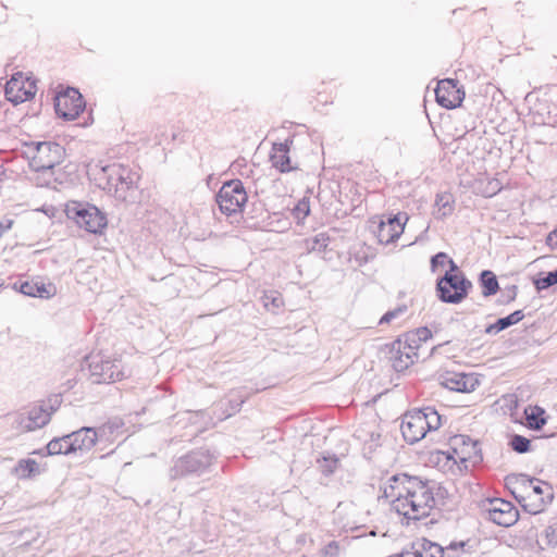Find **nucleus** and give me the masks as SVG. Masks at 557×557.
I'll return each instance as SVG.
<instances>
[{
  "mask_svg": "<svg viewBox=\"0 0 557 557\" xmlns=\"http://www.w3.org/2000/svg\"><path fill=\"white\" fill-rule=\"evenodd\" d=\"M135 175L132 173L129 169L126 170V175L123 176L124 180L119 181V185L112 189L114 197L119 200H126L127 194L135 187Z\"/></svg>",
  "mask_w": 557,
  "mask_h": 557,
  "instance_id": "obj_27",
  "label": "nucleus"
},
{
  "mask_svg": "<svg viewBox=\"0 0 557 557\" xmlns=\"http://www.w3.org/2000/svg\"><path fill=\"white\" fill-rule=\"evenodd\" d=\"M60 403L59 397L54 396L48 401L30 407L26 413L21 414L20 425L27 431L45 426L50 421L51 414L59 408Z\"/></svg>",
  "mask_w": 557,
  "mask_h": 557,
  "instance_id": "obj_12",
  "label": "nucleus"
},
{
  "mask_svg": "<svg viewBox=\"0 0 557 557\" xmlns=\"http://www.w3.org/2000/svg\"><path fill=\"white\" fill-rule=\"evenodd\" d=\"M27 147L34 151L29 166L36 172L51 171L65 156V149L55 141H32Z\"/></svg>",
  "mask_w": 557,
  "mask_h": 557,
  "instance_id": "obj_6",
  "label": "nucleus"
},
{
  "mask_svg": "<svg viewBox=\"0 0 557 557\" xmlns=\"http://www.w3.org/2000/svg\"><path fill=\"white\" fill-rule=\"evenodd\" d=\"M435 97L441 107L455 109L461 106L465 99V91L458 86V81L445 78L437 83Z\"/></svg>",
  "mask_w": 557,
  "mask_h": 557,
  "instance_id": "obj_14",
  "label": "nucleus"
},
{
  "mask_svg": "<svg viewBox=\"0 0 557 557\" xmlns=\"http://www.w3.org/2000/svg\"><path fill=\"white\" fill-rule=\"evenodd\" d=\"M545 410L539 406L525 409L528 423L533 430H541L546 424Z\"/></svg>",
  "mask_w": 557,
  "mask_h": 557,
  "instance_id": "obj_29",
  "label": "nucleus"
},
{
  "mask_svg": "<svg viewBox=\"0 0 557 557\" xmlns=\"http://www.w3.org/2000/svg\"><path fill=\"white\" fill-rule=\"evenodd\" d=\"M20 290L26 296L48 299L54 295L55 287L52 284L32 281L22 283Z\"/></svg>",
  "mask_w": 557,
  "mask_h": 557,
  "instance_id": "obj_23",
  "label": "nucleus"
},
{
  "mask_svg": "<svg viewBox=\"0 0 557 557\" xmlns=\"http://www.w3.org/2000/svg\"><path fill=\"white\" fill-rule=\"evenodd\" d=\"M86 361L94 383H112L124 377L121 359H104L97 355L87 357Z\"/></svg>",
  "mask_w": 557,
  "mask_h": 557,
  "instance_id": "obj_11",
  "label": "nucleus"
},
{
  "mask_svg": "<svg viewBox=\"0 0 557 557\" xmlns=\"http://www.w3.org/2000/svg\"><path fill=\"white\" fill-rule=\"evenodd\" d=\"M487 515L492 522L505 528L513 525L519 519V511L513 504L502 498L490 500Z\"/></svg>",
  "mask_w": 557,
  "mask_h": 557,
  "instance_id": "obj_15",
  "label": "nucleus"
},
{
  "mask_svg": "<svg viewBox=\"0 0 557 557\" xmlns=\"http://www.w3.org/2000/svg\"><path fill=\"white\" fill-rule=\"evenodd\" d=\"M57 114L66 120H75L85 108L83 96L75 88H70L67 91L57 97L55 101Z\"/></svg>",
  "mask_w": 557,
  "mask_h": 557,
  "instance_id": "obj_16",
  "label": "nucleus"
},
{
  "mask_svg": "<svg viewBox=\"0 0 557 557\" xmlns=\"http://www.w3.org/2000/svg\"><path fill=\"white\" fill-rule=\"evenodd\" d=\"M248 396L249 393L246 392L245 389L232 392L228 395L230 411L227 412V417H231L232 414L238 412L240 410L242 405L245 403Z\"/></svg>",
  "mask_w": 557,
  "mask_h": 557,
  "instance_id": "obj_30",
  "label": "nucleus"
},
{
  "mask_svg": "<svg viewBox=\"0 0 557 557\" xmlns=\"http://www.w3.org/2000/svg\"><path fill=\"white\" fill-rule=\"evenodd\" d=\"M320 469L323 474L330 475L332 474L337 466L338 459L336 457H323L322 460H319Z\"/></svg>",
  "mask_w": 557,
  "mask_h": 557,
  "instance_id": "obj_36",
  "label": "nucleus"
},
{
  "mask_svg": "<svg viewBox=\"0 0 557 557\" xmlns=\"http://www.w3.org/2000/svg\"><path fill=\"white\" fill-rule=\"evenodd\" d=\"M122 425L123 423L113 421L103 424L98 430L84 426L77 431L66 434V438L72 441L73 446L71 447L75 450V454H84L89 451L96 443L101 441L103 437L113 435Z\"/></svg>",
  "mask_w": 557,
  "mask_h": 557,
  "instance_id": "obj_9",
  "label": "nucleus"
},
{
  "mask_svg": "<svg viewBox=\"0 0 557 557\" xmlns=\"http://www.w3.org/2000/svg\"><path fill=\"white\" fill-rule=\"evenodd\" d=\"M310 213V202L309 199L304 197L300 199L293 209V215L298 221L305 220Z\"/></svg>",
  "mask_w": 557,
  "mask_h": 557,
  "instance_id": "obj_34",
  "label": "nucleus"
},
{
  "mask_svg": "<svg viewBox=\"0 0 557 557\" xmlns=\"http://www.w3.org/2000/svg\"><path fill=\"white\" fill-rule=\"evenodd\" d=\"M215 456L207 448L191 450L174 460L169 470L171 480L183 479L190 475H201L213 465Z\"/></svg>",
  "mask_w": 557,
  "mask_h": 557,
  "instance_id": "obj_4",
  "label": "nucleus"
},
{
  "mask_svg": "<svg viewBox=\"0 0 557 557\" xmlns=\"http://www.w3.org/2000/svg\"><path fill=\"white\" fill-rule=\"evenodd\" d=\"M524 318L523 310H516L507 317L499 318L495 323H492L485 327V334L496 335L499 332L519 323Z\"/></svg>",
  "mask_w": 557,
  "mask_h": 557,
  "instance_id": "obj_24",
  "label": "nucleus"
},
{
  "mask_svg": "<svg viewBox=\"0 0 557 557\" xmlns=\"http://www.w3.org/2000/svg\"><path fill=\"white\" fill-rule=\"evenodd\" d=\"M510 446L515 451L524 454L530 450L531 441L522 435L515 434L510 440Z\"/></svg>",
  "mask_w": 557,
  "mask_h": 557,
  "instance_id": "obj_33",
  "label": "nucleus"
},
{
  "mask_svg": "<svg viewBox=\"0 0 557 557\" xmlns=\"http://www.w3.org/2000/svg\"><path fill=\"white\" fill-rule=\"evenodd\" d=\"M448 260L446 252H437L431 258V271L435 272L438 267H443Z\"/></svg>",
  "mask_w": 557,
  "mask_h": 557,
  "instance_id": "obj_38",
  "label": "nucleus"
},
{
  "mask_svg": "<svg viewBox=\"0 0 557 557\" xmlns=\"http://www.w3.org/2000/svg\"><path fill=\"white\" fill-rule=\"evenodd\" d=\"M480 285L482 286V294L484 297L495 295L499 289L498 280L494 272L484 270L479 277Z\"/></svg>",
  "mask_w": 557,
  "mask_h": 557,
  "instance_id": "obj_26",
  "label": "nucleus"
},
{
  "mask_svg": "<svg viewBox=\"0 0 557 557\" xmlns=\"http://www.w3.org/2000/svg\"><path fill=\"white\" fill-rule=\"evenodd\" d=\"M62 440H63V441H62V443H63V445H62V454H63V455H71V454H75V450H74V449H72V447H70V446H73L72 441L67 440V438H66V435H63V436H62Z\"/></svg>",
  "mask_w": 557,
  "mask_h": 557,
  "instance_id": "obj_42",
  "label": "nucleus"
},
{
  "mask_svg": "<svg viewBox=\"0 0 557 557\" xmlns=\"http://www.w3.org/2000/svg\"><path fill=\"white\" fill-rule=\"evenodd\" d=\"M507 483L510 485H515V487H521L524 490H531V497L536 496L537 498L544 497L546 498V484L539 479L530 478L527 474H513L510 476H507Z\"/></svg>",
  "mask_w": 557,
  "mask_h": 557,
  "instance_id": "obj_19",
  "label": "nucleus"
},
{
  "mask_svg": "<svg viewBox=\"0 0 557 557\" xmlns=\"http://www.w3.org/2000/svg\"><path fill=\"white\" fill-rule=\"evenodd\" d=\"M126 166L117 163L101 168L98 177L99 186L112 193V189L119 185V181L124 180L123 176L126 175Z\"/></svg>",
  "mask_w": 557,
  "mask_h": 557,
  "instance_id": "obj_21",
  "label": "nucleus"
},
{
  "mask_svg": "<svg viewBox=\"0 0 557 557\" xmlns=\"http://www.w3.org/2000/svg\"><path fill=\"white\" fill-rule=\"evenodd\" d=\"M65 212L69 219L91 234H101L108 224L106 214L94 205L73 201Z\"/></svg>",
  "mask_w": 557,
  "mask_h": 557,
  "instance_id": "obj_5",
  "label": "nucleus"
},
{
  "mask_svg": "<svg viewBox=\"0 0 557 557\" xmlns=\"http://www.w3.org/2000/svg\"><path fill=\"white\" fill-rule=\"evenodd\" d=\"M421 552L422 550H420L419 542H416L412 543L409 548L405 549L400 554V557H421Z\"/></svg>",
  "mask_w": 557,
  "mask_h": 557,
  "instance_id": "obj_41",
  "label": "nucleus"
},
{
  "mask_svg": "<svg viewBox=\"0 0 557 557\" xmlns=\"http://www.w3.org/2000/svg\"><path fill=\"white\" fill-rule=\"evenodd\" d=\"M381 497L388 499L393 509L407 520L417 522L431 516L447 496V491L434 482L423 481L407 473H397L381 486Z\"/></svg>",
  "mask_w": 557,
  "mask_h": 557,
  "instance_id": "obj_1",
  "label": "nucleus"
},
{
  "mask_svg": "<svg viewBox=\"0 0 557 557\" xmlns=\"http://www.w3.org/2000/svg\"><path fill=\"white\" fill-rule=\"evenodd\" d=\"M503 293L507 297L506 302H510V301L515 300V298L517 296V286L511 285V286L507 287Z\"/></svg>",
  "mask_w": 557,
  "mask_h": 557,
  "instance_id": "obj_43",
  "label": "nucleus"
},
{
  "mask_svg": "<svg viewBox=\"0 0 557 557\" xmlns=\"http://www.w3.org/2000/svg\"><path fill=\"white\" fill-rule=\"evenodd\" d=\"M339 546L336 541L330 542L322 550L324 557H337Z\"/></svg>",
  "mask_w": 557,
  "mask_h": 557,
  "instance_id": "obj_40",
  "label": "nucleus"
},
{
  "mask_svg": "<svg viewBox=\"0 0 557 557\" xmlns=\"http://www.w3.org/2000/svg\"><path fill=\"white\" fill-rule=\"evenodd\" d=\"M535 287L539 290L546 289L555 284H557V269L550 272H547L544 276L539 277L535 282Z\"/></svg>",
  "mask_w": 557,
  "mask_h": 557,
  "instance_id": "obj_35",
  "label": "nucleus"
},
{
  "mask_svg": "<svg viewBox=\"0 0 557 557\" xmlns=\"http://www.w3.org/2000/svg\"><path fill=\"white\" fill-rule=\"evenodd\" d=\"M441 346H442V345H438V346L433 347L431 352H432V354H434V352H435V350H436L437 348H440Z\"/></svg>",
  "mask_w": 557,
  "mask_h": 557,
  "instance_id": "obj_49",
  "label": "nucleus"
},
{
  "mask_svg": "<svg viewBox=\"0 0 557 557\" xmlns=\"http://www.w3.org/2000/svg\"><path fill=\"white\" fill-rule=\"evenodd\" d=\"M12 473L18 479H30L39 474V466L35 459H21L13 468Z\"/></svg>",
  "mask_w": 557,
  "mask_h": 557,
  "instance_id": "obj_25",
  "label": "nucleus"
},
{
  "mask_svg": "<svg viewBox=\"0 0 557 557\" xmlns=\"http://www.w3.org/2000/svg\"><path fill=\"white\" fill-rule=\"evenodd\" d=\"M421 557H444V549L441 545L429 540L419 541Z\"/></svg>",
  "mask_w": 557,
  "mask_h": 557,
  "instance_id": "obj_31",
  "label": "nucleus"
},
{
  "mask_svg": "<svg viewBox=\"0 0 557 557\" xmlns=\"http://www.w3.org/2000/svg\"><path fill=\"white\" fill-rule=\"evenodd\" d=\"M440 383L454 392L469 393L479 385V380L472 373L446 371L440 375Z\"/></svg>",
  "mask_w": 557,
  "mask_h": 557,
  "instance_id": "obj_17",
  "label": "nucleus"
},
{
  "mask_svg": "<svg viewBox=\"0 0 557 557\" xmlns=\"http://www.w3.org/2000/svg\"><path fill=\"white\" fill-rule=\"evenodd\" d=\"M329 243H330V236L324 232H321L306 240L307 248L310 251H318V252L325 250Z\"/></svg>",
  "mask_w": 557,
  "mask_h": 557,
  "instance_id": "obj_32",
  "label": "nucleus"
},
{
  "mask_svg": "<svg viewBox=\"0 0 557 557\" xmlns=\"http://www.w3.org/2000/svg\"><path fill=\"white\" fill-rule=\"evenodd\" d=\"M288 151L289 146L287 140L284 143L273 144L270 160L273 166L280 170L282 173L289 172L293 170V168L290 166Z\"/></svg>",
  "mask_w": 557,
  "mask_h": 557,
  "instance_id": "obj_22",
  "label": "nucleus"
},
{
  "mask_svg": "<svg viewBox=\"0 0 557 557\" xmlns=\"http://www.w3.org/2000/svg\"><path fill=\"white\" fill-rule=\"evenodd\" d=\"M446 263H448L449 270L446 271L445 273L465 274L462 271H460V269L457 265V263L453 259H450L449 257H448V260L446 261Z\"/></svg>",
  "mask_w": 557,
  "mask_h": 557,
  "instance_id": "obj_45",
  "label": "nucleus"
},
{
  "mask_svg": "<svg viewBox=\"0 0 557 557\" xmlns=\"http://www.w3.org/2000/svg\"><path fill=\"white\" fill-rule=\"evenodd\" d=\"M5 175V169L3 168V165L0 164V182L2 181V176Z\"/></svg>",
  "mask_w": 557,
  "mask_h": 557,
  "instance_id": "obj_48",
  "label": "nucleus"
},
{
  "mask_svg": "<svg viewBox=\"0 0 557 557\" xmlns=\"http://www.w3.org/2000/svg\"><path fill=\"white\" fill-rule=\"evenodd\" d=\"M517 487H513L511 491V494L513 495L515 499L520 504V506L523 508V510L530 515H537L544 510V507L549 504L553 498V491L552 486L549 484H546V498L540 497L537 499L531 500V495H520L516 492Z\"/></svg>",
  "mask_w": 557,
  "mask_h": 557,
  "instance_id": "obj_20",
  "label": "nucleus"
},
{
  "mask_svg": "<svg viewBox=\"0 0 557 557\" xmlns=\"http://www.w3.org/2000/svg\"><path fill=\"white\" fill-rule=\"evenodd\" d=\"M454 200L450 194H438L435 199V216L437 219H444L449 215L454 210Z\"/></svg>",
  "mask_w": 557,
  "mask_h": 557,
  "instance_id": "obj_28",
  "label": "nucleus"
},
{
  "mask_svg": "<svg viewBox=\"0 0 557 557\" xmlns=\"http://www.w3.org/2000/svg\"><path fill=\"white\" fill-rule=\"evenodd\" d=\"M488 189L490 193L486 196L492 197L502 189L500 183L497 180L488 182Z\"/></svg>",
  "mask_w": 557,
  "mask_h": 557,
  "instance_id": "obj_44",
  "label": "nucleus"
},
{
  "mask_svg": "<svg viewBox=\"0 0 557 557\" xmlns=\"http://www.w3.org/2000/svg\"><path fill=\"white\" fill-rule=\"evenodd\" d=\"M36 90L35 81L28 77L24 78L22 73H15L7 82L4 95L7 100L16 106L32 99Z\"/></svg>",
  "mask_w": 557,
  "mask_h": 557,
  "instance_id": "obj_13",
  "label": "nucleus"
},
{
  "mask_svg": "<svg viewBox=\"0 0 557 557\" xmlns=\"http://www.w3.org/2000/svg\"><path fill=\"white\" fill-rule=\"evenodd\" d=\"M546 242L548 246L557 249V230H554L548 234Z\"/></svg>",
  "mask_w": 557,
  "mask_h": 557,
  "instance_id": "obj_46",
  "label": "nucleus"
},
{
  "mask_svg": "<svg viewBox=\"0 0 557 557\" xmlns=\"http://www.w3.org/2000/svg\"><path fill=\"white\" fill-rule=\"evenodd\" d=\"M404 232V224L399 216L388 218L387 221H381L375 231L380 244L388 245L395 242Z\"/></svg>",
  "mask_w": 557,
  "mask_h": 557,
  "instance_id": "obj_18",
  "label": "nucleus"
},
{
  "mask_svg": "<svg viewBox=\"0 0 557 557\" xmlns=\"http://www.w3.org/2000/svg\"><path fill=\"white\" fill-rule=\"evenodd\" d=\"M472 282L465 274L445 273L436 281V296L445 304H460L467 298Z\"/></svg>",
  "mask_w": 557,
  "mask_h": 557,
  "instance_id": "obj_7",
  "label": "nucleus"
},
{
  "mask_svg": "<svg viewBox=\"0 0 557 557\" xmlns=\"http://www.w3.org/2000/svg\"><path fill=\"white\" fill-rule=\"evenodd\" d=\"M247 200L248 196L240 180H231L223 183L216 194L219 208L226 215L242 212Z\"/></svg>",
  "mask_w": 557,
  "mask_h": 557,
  "instance_id": "obj_10",
  "label": "nucleus"
},
{
  "mask_svg": "<svg viewBox=\"0 0 557 557\" xmlns=\"http://www.w3.org/2000/svg\"><path fill=\"white\" fill-rule=\"evenodd\" d=\"M432 337V332L426 327H418L399 336L387 345L388 360L396 372L407 370L418 359V350L422 343Z\"/></svg>",
  "mask_w": 557,
  "mask_h": 557,
  "instance_id": "obj_2",
  "label": "nucleus"
},
{
  "mask_svg": "<svg viewBox=\"0 0 557 557\" xmlns=\"http://www.w3.org/2000/svg\"><path fill=\"white\" fill-rule=\"evenodd\" d=\"M10 225L4 226L2 223H0V238L4 234V232L9 228Z\"/></svg>",
  "mask_w": 557,
  "mask_h": 557,
  "instance_id": "obj_47",
  "label": "nucleus"
},
{
  "mask_svg": "<svg viewBox=\"0 0 557 557\" xmlns=\"http://www.w3.org/2000/svg\"><path fill=\"white\" fill-rule=\"evenodd\" d=\"M443 417L433 407L413 409L401 421V434L409 444L421 441L429 431H436L443 423Z\"/></svg>",
  "mask_w": 557,
  "mask_h": 557,
  "instance_id": "obj_3",
  "label": "nucleus"
},
{
  "mask_svg": "<svg viewBox=\"0 0 557 557\" xmlns=\"http://www.w3.org/2000/svg\"><path fill=\"white\" fill-rule=\"evenodd\" d=\"M447 459H453L456 463L459 462L465 470H469L483 461V455L478 441H473L468 435L459 434L450 441V451Z\"/></svg>",
  "mask_w": 557,
  "mask_h": 557,
  "instance_id": "obj_8",
  "label": "nucleus"
},
{
  "mask_svg": "<svg viewBox=\"0 0 557 557\" xmlns=\"http://www.w3.org/2000/svg\"><path fill=\"white\" fill-rule=\"evenodd\" d=\"M406 310H407L406 306H399V307H397V308H395L393 310L387 311L380 319L379 324L382 325V324H385V323H389L391 321H393L394 319L398 318L400 314L406 312Z\"/></svg>",
  "mask_w": 557,
  "mask_h": 557,
  "instance_id": "obj_37",
  "label": "nucleus"
},
{
  "mask_svg": "<svg viewBox=\"0 0 557 557\" xmlns=\"http://www.w3.org/2000/svg\"><path fill=\"white\" fill-rule=\"evenodd\" d=\"M62 437H57V438H53L51 440L48 444H47V451H48V455H60L62 454Z\"/></svg>",
  "mask_w": 557,
  "mask_h": 557,
  "instance_id": "obj_39",
  "label": "nucleus"
}]
</instances>
